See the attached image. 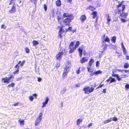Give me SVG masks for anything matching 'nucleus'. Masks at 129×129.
<instances>
[{"instance_id":"f257e3e1","label":"nucleus","mask_w":129,"mask_h":129,"mask_svg":"<svg viewBox=\"0 0 129 129\" xmlns=\"http://www.w3.org/2000/svg\"><path fill=\"white\" fill-rule=\"evenodd\" d=\"M62 16L63 18H66L62 21L63 23L65 25L69 26L72 21L74 19V16L72 14L64 13Z\"/></svg>"},{"instance_id":"f03ea898","label":"nucleus","mask_w":129,"mask_h":129,"mask_svg":"<svg viewBox=\"0 0 129 129\" xmlns=\"http://www.w3.org/2000/svg\"><path fill=\"white\" fill-rule=\"evenodd\" d=\"M71 66V61L69 60L68 61L64 68L63 71L62 75V77L63 79H64L67 77L68 73L70 71Z\"/></svg>"},{"instance_id":"7ed1b4c3","label":"nucleus","mask_w":129,"mask_h":129,"mask_svg":"<svg viewBox=\"0 0 129 129\" xmlns=\"http://www.w3.org/2000/svg\"><path fill=\"white\" fill-rule=\"evenodd\" d=\"M122 2L120 3L118 5L116 6V8L117 10V12L116 13H117V12L118 14L120 13H121L124 12L126 7L125 5H122Z\"/></svg>"},{"instance_id":"20e7f679","label":"nucleus","mask_w":129,"mask_h":129,"mask_svg":"<svg viewBox=\"0 0 129 129\" xmlns=\"http://www.w3.org/2000/svg\"><path fill=\"white\" fill-rule=\"evenodd\" d=\"M25 62V61L23 60L21 62V61H19L18 63L14 67L15 68H17V69L13 72V74L15 75L18 74V73L19 69V67H22L24 65Z\"/></svg>"},{"instance_id":"39448f33","label":"nucleus","mask_w":129,"mask_h":129,"mask_svg":"<svg viewBox=\"0 0 129 129\" xmlns=\"http://www.w3.org/2000/svg\"><path fill=\"white\" fill-rule=\"evenodd\" d=\"M112 76L116 78L119 81L121 80L122 78H125L127 77V75L125 74H124L123 73L120 75L121 77H119V75L118 74H115L114 71H113L112 72Z\"/></svg>"},{"instance_id":"423d86ee","label":"nucleus","mask_w":129,"mask_h":129,"mask_svg":"<svg viewBox=\"0 0 129 129\" xmlns=\"http://www.w3.org/2000/svg\"><path fill=\"white\" fill-rule=\"evenodd\" d=\"M13 5L11 7V9L9 11V13L11 14H13L16 12L17 11V8H16V5L15 3L13 4ZM21 5H17V6L18 7H20Z\"/></svg>"},{"instance_id":"0eeeda50","label":"nucleus","mask_w":129,"mask_h":129,"mask_svg":"<svg viewBox=\"0 0 129 129\" xmlns=\"http://www.w3.org/2000/svg\"><path fill=\"white\" fill-rule=\"evenodd\" d=\"M94 90L93 87L90 88L89 86H85L83 89L85 93L88 94L92 92Z\"/></svg>"},{"instance_id":"6e6552de","label":"nucleus","mask_w":129,"mask_h":129,"mask_svg":"<svg viewBox=\"0 0 129 129\" xmlns=\"http://www.w3.org/2000/svg\"><path fill=\"white\" fill-rule=\"evenodd\" d=\"M14 78V77L13 75H12L8 78L7 77H6L4 78H2L1 79V81L4 83H9L10 82V79L12 78Z\"/></svg>"},{"instance_id":"1a4fd4ad","label":"nucleus","mask_w":129,"mask_h":129,"mask_svg":"<svg viewBox=\"0 0 129 129\" xmlns=\"http://www.w3.org/2000/svg\"><path fill=\"white\" fill-rule=\"evenodd\" d=\"M66 33V32H65L64 30L62 27H60L58 32V38H62L63 36H65Z\"/></svg>"},{"instance_id":"9d476101","label":"nucleus","mask_w":129,"mask_h":129,"mask_svg":"<svg viewBox=\"0 0 129 129\" xmlns=\"http://www.w3.org/2000/svg\"><path fill=\"white\" fill-rule=\"evenodd\" d=\"M42 113L41 112L40 113L39 116L37 117L35 121V125L36 126H37L39 124L42 120Z\"/></svg>"},{"instance_id":"9b49d317","label":"nucleus","mask_w":129,"mask_h":129,"mask_svg":"<svg viewBox=\"0 0 129 129\" xmlns=\"http://www.w3.org/2000/svg\"><path fill=\"white\" fill-rule=\"evenodd\" d=\"M74 44V42L72 41L71 42L69 45V48L70 50L69 51V52L70 53L73 52L75 50V47L73 46Z\"/></svg>"},{"instance_id":"f8f14e48","label":"nucleus","mask_w":129,"mask_h":129,"mask_svg":"<svg viewBox=\"0 0 129 129\" xmlns=\"http://www.w3.org/2000/svg\"><path fill=\"white\" fill-rule=\"evenodd\" d=\"M63 55V52L62 51L59 52L56 55V58L57 60H60Z\"/></svg>"},{"instance_id":"ddd939ff","label":"nucleus","mask_w":129,"mask_h":129,"mask_svg":"<svg viewBox=\"0 0 129 129\" xmlns=\"http://www.w3.org/2000/svg\"><path fill=\"white\" fill-rule=\"evenodd\" d=\"M109 84H110L113 82H114L116 81V80L114 78L110 77L106 81Z\"/></svg>"},{"instance_id":"4468645a","label":"nucleus","mask_w":129,"mask_h":129,"mask_svg":"<svg viewBox=\"0 0 129 129\" xmlns=\"http://www.w3.org/2000/svg\"><path fill=\"white\" fill-rule=\"evenodd\" d=\"M88 58L85 56L82 57L80 60V62L81 63L87 62L88 61Z\"/></svg>"},{"instance_id":"2eb2a0df","label":"nucleus","mask_w":129,"mask_h":129,"mask_svg":"<svg viewBox=\"0 0 129 129\" xmlns=\"http://www.w3.org/2000/svg\"><path fill=\"white\" fill-rule=\"evenodd\" d=\"M84 47L83 46L80 47L78 49V51L79 53V55L80 57L82 56V52L84 49Z\"/></svg>"},{"instance_id":"dca6fc26","label":"nucleus","mask_w":129,"mask_h":129,"mask_svg":"<svg viewBox=\"0 0 129 129\" xmlns=\"http://www.w3.org/2000/svg\"><path fill=\"white\" fill-rule=\"evenodd\" d=\"M118 14L120 15V16L123 17L124 18H127V16H128V13L123 12L121 13H120Z\"/></svg>"},{"instance_id":"f3484780","label":"nucleus","mask_w":129,"mask_h":129,"mask_svg":"<svg viewBox=\"0 0 129 129\" xmlns=\"http://www.w3.org/2000/svg\"><path fill=\"white\" fill-rule=\"evenodd\" d=\"M91 15H92V18L94 19L95 18H98L97 13L96 11H93L91 14Z\"/></svg>"},{"instance_id":"a211bd4d","label":"nucleus","mask_w":129,"mask_h":129,"mask_svg":"<svg viewBox=\"0 0 129 129\" xmlns=\"http://www.w3.org/2000/svg\"><path fill=\"white\" fill-rule=\"evenodd\" d=\"M80 19L82 22H84L86 19V17L85 14L81 15L80 18Z\"/></svg>"},{"instance_id":"6ab92c4d","label":"nucleus","mask_w":129,"mask_h":129,"mask_svg":"<svg viewBox=\"0 0 129 129\" xmlns=\"http://www.w3.org/2000/svg\"><path fill=\"white\" fill-rule=\"evenodd\" d=\"M121 45L123 54L124 55H126V51L122 42L121 43Z\"/></svg>"},{"instance_id":"aec40b11","label":"nucleus","mask_w":129,"mask_h":129,"mask_svg":"<svg viewBox=\"0 0 129 129\" xmlns=\"http://www.w3.org/2000/svg\"><path fill=\"white\" fill-rule=\"evenodd\" d=\"M49 100V99L48 97H46L45 101L43 102L42 103L43 105L42 106V108H43L46 106V105L47 104Z\"/></svg>"},{"instance_id":"412c9836","label":"nucleus","mask_w":129,"mask_h":129,"mask_svg":"<svg viewBox=\"0 0 129 129\" xmlns=\"http://www.w3.org/2000/svg\"><path fill=\"white\" fill-rule=\"evenodd\" d=\"M94 60L93 58H91L90 59L89 61L88 62V64L89 66H91L92 64L94 63Z\"/></svg>"},{"instance_id":"4be33fe9","label":"nucleus","mask_w":129,"mask_h":129,"mask_svg":"<svg viewBox=\"0 0 129 129\" xmlns=\"http://www.w3.org/2000/svg\"><path fill=\"white\" fill-rule=\"evenodd\" d=\"M87 9H89L91 11H93L94 10H95V8L93 6L90 5L87 8Z\"/></svg>"},{"instance_id":"5701e85b","label":"nucleus","mask_w":129,"mask_h":129,"mask_svg":"<svg viewBox=\"0 0 129 129\" xmlns=\"http://www.w3.org/2000/svg\"><path fill=\"white\" fill-rule=\"evenodd\" d=\"M56 4L57 6L59 7L61 5V2L60 0H57L56 2Z\"/></svg>"},{"instance_id":"b1692460","label":"nucleus","mask_w":129,"mask_h":129,"mask_svg":"<svg viewBox=\"0 0 129 129\" xmlns=\"http://www.w3.org/2000/svg\"><path fill=\"white\" fill-rule=\"evenodd\" d=\"M18 122L21 125H24V120H21V119H20L18 120Z\"/></svg>"},{"instance_id":"393cba45","label":"nucleus","mask_w":129,"mask_h":129,"mask_svg":"<svg viewBox=\"0 0 129 129\" xmlns=\"http://www.w3.org/2000/svg\"><path fill=\"white\" fill-rule=\"evenodd\" d=\"M87 69L88 72L89 73H92L93 71V69L91 68V66H88Z\"/></svg>"},{"instance_id":"a878e982","label":"nucleus","mask_w":129,"mask_h":129,"mask_svg":"<svg viewBox=\"0 0 129 129\" xmlns=\"http://www.w3.org/2000/svg\"><path fill=\"white\" fill-rule=\"evenodd\" d=\"M95 75H97L98 74H101L102 73V72L100 70L94 72Z\"/></svg>"},{"instance_id":"bb28decb","label":"nucleus","mask_w":129,"mask_h":129,"mask_svg":"<svg viewBox=\"0 0 129 129\" xmlns=\"http://www.w3.org/2000/svg\"><path fill=\"white\" fill-rule=\"evenodd\" d=\"M107 17V22L108 24L111 21V18L109 16V15H106Z\"/></svg>"},{"instance_id":"cd10ccee","label":"nucleus","mask_w":129,"mask_h":129,"mask_svg":"<svg viewBox=\"0 0 129 129\" xmlns=\"http://www.w3.org/2000/svg\"><path fill=\"white\" fill-rule=\"evenodd\" d=\"M33 45L36 46L39 44L38 42L36 40H34L32 42Z\"/></svg>"},{"instance_id":"c85d7f7f","label":"nucleus","mask_w":129,"mask_h":129,"mask_svg":"<svg viewBox=\"0 0 129 129\" xmlns=\"http://www.w3.org/2000/svg\"><path fill=\"white\" fill-rule=\"evenodd\" d=\"M60 66V63L59 62H57L55 64V67L57 69L59 68Z\"/></svg>"},{"instance_id":"c756f323","label":"nucleus","mask_w":129,"mask_h":129,"mask_svg":"<svg viewBox=\"0 0 129 129\" xmlns=\"http://www.w3.org/2000/svg\"><path fill=\"white\" fill-rule=\"evenodd\" d=\"M82 121V119H78L77 121V125H79Z\"/></svg>"},{"instance_id":"7c9ffc66","label":"nucleus","mask_w":129,"mask_h":129,"mask_svg":"<svg viewBox=\"0 0 129 129\" xmlns=\"http://www.w3.org/2000/svg\"><path fill=\"white\" fill-rule=\"evenodd\" d=\"M116 38L115 36H114L111 39V41L112 42L114 43H115L116 42Z\"/></svg>"},{"instance_id":"2f4dec72","label":"nucleus","mask_w":129,"mask_h":129,"mask_svg":"<svg viewBox=\"0 0 129 129\" xmlns=\"http://www.w3.org/2000/svg\"><path fill=\"white\" fill-rule=\"evenodd\" d=\"M129 67V64L128 62H126L123 65L124 68L125 69L128 68Z\"/></svg>"},{"instance_id":"473e14b6","label":"nucleus","mask_w":129,"mask_h":129,"mask_svg":"<svg viewBox=\"0 0 129 129\" xmlns=\"http://www.w3.org/2000/svg\"><path fill=\"white\" fill-rule=\"evenodd\" d=\"M37 1V0H30V1L31 3H33L36 7V6Z\"/></svg>"},{"instance_id":"72a5a7b5","label":"nucleus","mask_w":129,"mask_h":129,"mask_svg":"<svg viewBox=\"0 0 129 129\" xmlns=\"http://www.w3.org/2000/svg\"><path fill=\"white\" fill-rule=\"evenodd\" d=\"M80 44V43L79 41H77L76 42V44L75 45V49H76V47H78L79 45Z\"/></svg>"},{"instance_id":"f704fd0d","label":"nucleus","mask_w":129,"mask_h":129,"mask_svg":"<svg viewBox=\"0 0 129 129\" xmlns=\"http://www.w3.org/2000/svg\"><path fill=\"white\" fill-rule=\"evenodd\" d=\"M15 85V83H11L9 84L8 85V87H13Z\"/></svg>"},{"instance_id":"c9c22d12","label":"nucleus","mask_w":129,"mask_h":129,"mask_svg":"<svg viewBox=\"0 0 129 129\" xmlns=\"http://www.w3.org/2000/svg\"><path fill=\"white\" fill-rule=\"evenodd\" d=\"M72 29V27H70L66 29V32H67L69 31H71Z\"/></svg>"},{"instance_id":"e433bc0d","label":"nucleus","mask_w":129,"mask_h":129,"mask_svg":"<svg viewBox=\"0 0 129 129\" xmlns=\"http://www.w3.org/2000/svg\"><path fill=\"white\" fill-rule=\"evenodd\" d=\"M25 49V52L26 53H29V50L28 48L26 47Z\"/></svg>"},{"instance_id":"4c0bfd02","label":"nucleus","mask_w":129,"mask_h":129,"mask_svg":"<svg viewBox=\"0 0 129 129\" xmlns=\"http://www.w3.org/2000/svg\"><path fill=\"white\" fill-rule=\"evenodd\" d=\"M125 87L126 90H129V85L128 84H126L125 86Z\"/></svg>"},{"instance_id":"58836bf2","label":"nucleus","mask_w":129,"mask_h":129,"mask_svg":"<svg viewBox=\"0 0 129 129\" xmlns=\"http://www.w3.org/2000/svg\"><path fill=\"white\" fill-rule=\"evenodd\" d=\"M43 6L45 10V12H46L47 11V5L45 4H44Z\"/></svg>"},{"instance_id":"ea45409f","label":"nucleus","mask_w":129,"mask_h":129,"mask_svg":"<svg viewBox=\"0 0 129 129\" xmlns=\"http://www.w3.org/2000/svg\"><path fill=\"white\" fill-rule=\"evenodd\" d=\"M14 0H11L9 3V5H10L13 4L14 3H15Z\"/></svg>"},{"instance_id":"a19ab883","label":"nucleus","mask_w":129,"mask_h":129,"mask_svg":"<svg viewBox=\"0 0 129 129\" xmlns=\"http://www.w3.org/2000/svg\"><path fill=\"white\" fill-rule=\"evenodd\" d=\"M120 20L122 22H124L127 21L125 19L123 18H121L120 19Z\"/></svg>"},{"instance_id":"79ce46f5","label":"nucleus","mask_w":129,"mask_h":129,"mask_svg":"<svg viewBox=\"0 0 129 129\" xmlns=\"http://www.w3.org/2000/svg\"><path fill=\"white\" fill-rule=\"evenodd\" d=\"M61 17L59 16H58L57 17V19L58 21V22H60V20L61 19Z\"/></svg>"},{"instance_id":"37998d69","label":"nucleus","mask_w":129,"mask_h":129,"mask_svg":"<svg viewBox=\"0 0 129 129\" xmlns=\"http://www.w3.org/2000/svg\"><path fill=\"white\" fill-rule=\"evenodd\" d=\"M19 103V102H17L16 103H14V104H13L12 105V106H17L18 105Z\"/></svg>"},{"instance_id":"c03bdc74","label":"nucleus","mask_w":129,"mask_h":129,"mask_svg":"<svg viewBox=\"0 0 129 129\" xmlns=\"http://www.w3.org/2000/svg\"><path fill=\"white\" fill-rule=\"evenodd\" d=\"M110 39L108 37H106L105 38V42H110Z\"/></svg>"},{"instance_id":"a18cd8bd","label":"nucleus","mask_w":129,"mask_h":129,"mask_svg":"<svg viewBox=\"0 0 129 129\" xmlns=\"http://www.w3.org/2000/svg\"><path fill=\"white\" fill-rule=\"evenodd\" d=\"M66 88H65L64 89L62 90V91H61V92L62 94H63L66 92Z\"/></svg>"},{"instance_id":"49530a36","label":"nucleus","mask_w":129,"mask_h":129,"mask_svg":"<svg viewBox=\"0 0 129 129\" xmlns=\"http://www.w3.org/2000/svg\"><path fill=\"white\" fill-rule=\"evenodd\" d=\"M1 28H4L5 29L6 28V26L4 24H2L1 26Z\"/></svg>"},{"instance_id":"de8ad7c7","label":"nucleus","mask_w":129,"mask_h":129,"mask_svg":"<svg viewBox=\"0 0 129 129\" xmlns=\"http://www.w3.org/2000/svg\"><path fill=\"white\" fill-rule=\"evenodd\" d=\"M29 99L31 101H32L33 100L34 98L32 96H30L29 98Z\"/></svg>"},{"instance_id":"09e8293b","label":"nucleus","mask_w":129,"mask_h":129,"mask_svg":"<svg viewBox=\"0 0 129 129\" xmlns=\"http://www.w3.org/2000/svg\"><path fill=\"white\" fill-rule=\"evenodd\" d=\"M99 61H97L96 62V67H98L99 66Z\"/></svg>"},{"instance_id":"8fccbe9b","label":"nucleus","mask_w":129,"mask_h":129,"mask_svg":"<svg viewBox=\"0 0 129 129\" xmlns=\"http://www.w3.org/2000/svg\"><path fill=\"white\" fill-rule=\"evenodd\" d=\"M103 84H100L97 87H96V89H98V88L101 87L103 86Z\"/></svg>"},{"instance_id":"3c124183","label":"nucleus","mask_w":129,"mask_h":129,"mask_svg":"<svg viewBox=\"0 0 129 129\" xmlns=\"http://www.w3.org/2000/svg\"><path fill=\"white\" fill-rule=\"evenodd\" d=\"M112 120L114 121H116L117 120V119L116 117H114L113 118Z\"/></svg>"},{"instance_id":"603ef678","label":"nucleus","mask_w":129,"mask_h":129,"mask_svg":"<svg viewBox=\"0 0 129 129\" xmlns=\"http://www.w3.org/2000/svg\"><path fill=\"white\" fill-rule=\"evenodd\" d=\"M87 52L85 51H84L83 52V55H84L85 56L87 55Z\"/></svg>"},{"instance_id":"864d4df0","label":"nucleus","mask_w":129,"mask_h":129,"mask_svg":"<svg viewBox=\"0 0 129 129\" xmlns=\"http://www.w3.org/2000/svg\"><path fill=\"white\" fill-rule=\"evenodd\" d=\"M124 71L125 72H129V70H125L124 71L122 70H119V71H120V72H122V71Z\"/></svg>"},{"instance_id":"5fc2aeb1","label":"nucleus","mask_w":129,"mask_h":129,"mask_svg":"<svg viewBox=\"0 0 129 129\" xmlns=\"http://www.w3.org/2000/svg\"><path fill=\"white\" fill-rule=\"evenodd\" d=\"M94 75H95V74L94 73V72L93 73H90L89 75L91 77L92 76Z\"/></svg>"},{"instance_id":"6e6d98bb","label":"nucleus","mask_w":129,"mask_h":129,"mask_svg":"<svg viewBox=\"0 0 129 129\" xmlns=\"http://www.w3.org/2000/svg\"><path fill=\"white\" fill-rule=\"evenodd\" d=\"M80 68H79L78 70H77L76 71V73L77 74H79L80 72Z\"/></svg>"},{"instance_id":"4d7b16f0","label":"nucleus","mask_w":129,"mask_h":129,"mask_svg":"<svg viewBox=\"0 0 129 129\" xmlns=\"http://www.w3.org/2000/svg\"><path fill=\"white\" fill-rule=\"evenodd\" d=\"M42 80L41 78L40 77H38V80L39 82H40Z\"/></svg>"},{"instance_id":"13d9d810","label":"nucleus","mask_w":129,"mask_h":129,"mask_svg":"<svg viewBox=\"0 0 129 129\" xmlns=\"http://www.w3.org/2000/svg\"><path fill=\"white\" fill-rule=\"evenodd\" d=\"M75 86L76 87H79L80 86V83H78L77 84L75 85Z\"/></svg>"},{"instance_id":"bf43d9fd","label":"nucleus","mask_w":129,"mask_h":129,"mask_svg":"<svg viewBox=\"0 0 129 129\" xmlns=\"http://www.w3.org/2000/svg\"><path fill=\"white\" fill-rule=\"evenodd\" d=\"M92 123H90L88 124V127H89V126H92Z\"/></svg>"},{"instance_id":"052dcab7","label":"nucleus","mask_w":129,"mask_h":129,"mask_svg":"<svg viewBox=\"0 0 129 129\" xmlns=\"http://www.w3.org/2000/svg\"><path fill=\"white\" fill-rule=\"evenodd\" d=\"M126 59L127 60H129V56H128V55L126 56Z\"/></svg>"},{"instance_id":"680f3d73","label":"nucleus","mask_w":129,"mask_h":129,"mask_svg":"<svg viewBox=\"0 0 129 129\" xmlns=\"http://www.w3.org/2000/svg\"><path fill=\"white\" fill-rule=\"evenodd\" d=\"M87 1L88 2H91L92 1V0H87Z\"/></svg>"},{"instance_id":"e2e57ef3","label":"nucleus","mask_w":129,"mask_h":129,"mask_svg":"<svg viewBox=\"0 0 129 129\" xmlns=\"http://www.w3.org/2000/svg\"><path fill=\"white\" fill-rule=\"evenodd\" d=\"M72 0H68V2L70 3L71 4Z\"/></svg>"},{"instance_id":"0e129e2a","label":"nucleus","mask_w":129,"mask_h":129,"mask_svg":"<svg viewBox=\"0 0 129 129\" xmlns=\"http://www.w3.org/2000/svg\"><path fill=\"white\" fill-rule=\"evenodd\" d=\"M18 3H19V4H21V0H19L18 1Z\"/></svg>"},{"instance_id":"69168bd1","label":"nucleus","mask_w":129,"mask_h":129,"mask_svg":"<svg viewBox=\"0 0 129 129\" xmlns=\"http://www.w3.org/2000/svg\"><path fill=\"white\" fill-rule=\"evenodd\" d=\"M33 95L35 96V97H36V96H37V94H35V93H34V94H33Z\"/></svg>"},{"instance_id":"338daca9","label":"nucleus","mask_w":129,"mask_h":129,"mask_svg":"<svg viewBox=\"0 0 129 129\" xmlns=\"http://www.w3.org/2000/svg\"><path fill=\"white\" fill-rule=\"evenodd\" d=\"M103 92H104V93H105V89H103Z\"/></svg>"},{"instance_id":"774afa93","label":"nucleus","mask_w":129,"mask_h":129,"mask_svg":"<svg viewBox=\"0 0 129 129\" xmlns=\"http://www.w3.org/2000/svg\"><path fill=\"white\" fill-rule=\"evenodd\" d=\"M110 119V120H108V122H110V121H111V119Z\"/></svg>"}]
</instances>
